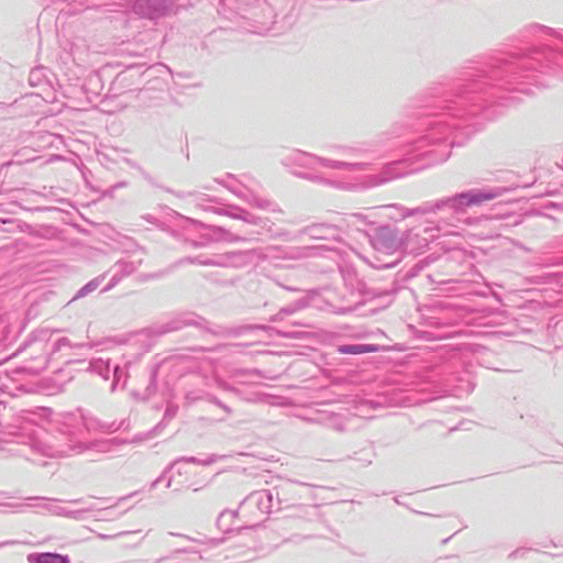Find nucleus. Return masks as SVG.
Listing matches in <instances>:
<instances>
[{"mask_svg": "<svg viewBox=\"0 0 563 563\" xmlns=\"http://www.w3.org/2000/svg\"><path fill=\"white\" fill-rule=\"evenodd\" d=\"M379 347L374 344H350V345H341L338 351L341 354H364V353H373L377 352Z\"/></svg>", "mask_w": 563, "mask_h": 563, "instance_id": "1", "label": "nucleus"}, {"mask_svg": "<svg viewBox=\"0 0 563 563\" xmlns=\"http://www.w3.org/2000/svg\"><path fill=\"white\" fill-rule=\"evenodd\" d=\"M35 562L36 563H68V560L66 556H63L60 554L43 553L36 558Z\"/></svg>", "mask_w": 563, "mask_h": 563, "instance_id": "2", "label": "nucleus"}, {"mask_svg": "<svg viewBox=\"0 0 563 563\" xmlns=\"http://www.w3.org/2000/svg\"><path fill=\"white\" fill-rule=\"evenodd\" d=\"M496 196L494 194H476L470 198V203L478 205L483 201H488L494 199Z\"/></svg>", "mask_w": 563, "mask_h": 563, "instance_id": "3", "label": "nucleus"}]
</instances>
